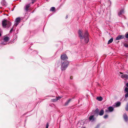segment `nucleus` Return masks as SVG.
<instances>
[{
  "mask_svg": "<svg viewBox=\"0 0 128 128\" xmlns=\"http://www.w3.org/2000/svg\"><path fill=\"white\" fill-rule=\"evenodd\" d=\"M82 32L80 30H79L78 34L80 38L82 39L84 38V41L86 43H87L89 41V38L88 37V34L87 31H86L84 35H82Z\"/></svg>",
  "mask_w": 128,
  "mask_h": 128,
  "instance_id": "obj_1",
  "label": "nucleus"
},
{
  "mask_svg": "<svg viewBox=\"0 0 128 128\" xmlns=\"http://www.w3.org/2000/svg\"><path fill=\"white\" fill-rule=\"evenodd\" d=\"M70 64L68 60L64 61H62L61 64V69L62 70H65L68 67Z\"/></svg>",
  "mask_w": 128,
  "mask_h": 128,
  "instance_id": "obj_2",
  "label": "nucleus"
},
{
  "mask_svg": "<svg viewBox=\"0 0 128 128\" xmlns=\"http://www.w3.org/2000/svg\"><path fill=\"white\" fill-rule=\"evenodd\" d=\"M11 22H7V20H4L2 21V26L4 28H6V26L8 28L11 26Z\"/></svg>",
  "mask_w": 128,
  "mask_h": 128,
  "instance_id": "obj_3",
  "label": "nucleus"
},
{
  "mask_svg": "<svg viewBox=\"0 0 128 128\" xmlns=\"http://www.w3.org/2000/svg\"><path fill=\"white\" fill-rule=\"evenodd\" d=\"M114 110V108L111 106L108 107L107 109L105 110V112H112Z\"/></svg>",
  "mask_w": 128,
  "mask_h": 128,
  "instance_id": "obj_4",
  "label": "nucleus"
},
{
  "mask_svg": "<svg viewBox=\"0 0 128 128\" xmlns=\"http://www.w3.org/2000/svg\"><path fill=\"white\" fill-rule=\"evenodd\" d=\"M20 18L18 17L15 20V23L14 24V25L16 26L19 24L20 22Z\"/></svg>",
  "mask_w": 128,
  "mask_h": 128,
  "instance_id": "obj_5",
  "label": "nucleus"
},
{
  "mask_svg": "<svg viewBox=\"0 0 128 128\" xmlns=\"http://www.w3.org/2000/svg\"><path fill=\"white\" fill-rule=\"evenodd\" d=\"M61 59L62 60H64L68 59V58L66 54H63L61 56Z\"/></svg>",
  "mask_w": 128,
  "mask_h": 128,
  "instance_id": "obj_6",
  "label": "nucleus"
},
{
  "mask_svg": "<svg viewBox=\"0 0 128 128\" xmlns=\"http://www.w3.org/2000/svg\"><path fill=\"white\" fill-rule=\"evenodd\" d=\"M88 119L90 121L92 122H93L95 120V118L94 117V115H91L89 116Z\"/></svg>",
  "mask_w": 128,
  "mask_h": 128,
  "instance_id": "obj_7",
  "label": "nucleus"
},
{
  "mask_svg": "<svg viewBox=\"0 0 128 128\" xmlns=\"http://www.w3.org/2000/svg\"><path fill=\"white\" fill-rule=\"evenodd\" d=\"M124 35H119L116 38V40H118L124 38Z\"/></svg>",
  "mask_w": 128,
  "mask_h": 128,
  "instance_id": "obj_8",
  "label": "nucleus"
},
{
  "mask_svg": "<svg viewBox=\"0 0 128 128\" xmlns=\"http://www.w3.org/2000/svg\"><path fill=\"white\" fill-rule=\"evenodd\" d=\"M121 77L122 78L128 79V74H125L121 75Z\"/></svg>",
  "mask_w": 128,
  "mask_h": 128,
  "instance_id": "obj_9",
  "label": "nucleus"
},
{
  "mask_svg": "<svg viewBox=\"0 0 128 128\" xmlns=\"http://www.w3.org/2000/svg\"><path fill=\"white\" fill-rule=\"evenodd\" d=\"M30 6V4H26L24 7V8L25 10L26 11V12L28 10V8Z\"/></svg>",
  "mask_w": 128,
  "mask_h": 128,
  "instance_id": "obj_10",
  "label": "nucleus"
},
{
  "mask_svg": "<svg viewBox=\"0 0 128 128\" xmlns=\"http://www.w3.org/2000/svg\"><path fill=\"white\" fill-rule=\"evenodd\" d=\"M9 38L8 36H4L3 38V40L5 42H8L9 40Z\"/></svg>",
  "mask_w": 128,
  "mask_h": 128,
  "instance_id": "obj_11",
  "label": "nucleus"
},
{
  "mask_svg": "<svg viewBox=\"0 0 128 128\" xmlns=\"http://www.w3.org/2000/svg\"><path fill=\"white\" fill-rule=\"evenodd\" d=\"M123 118L124 120L127 122L128 120V117L126 114H124L123 115Z\"/></svg>",
  "mask_w": 128,
  "mask_h": 128,
  "instance_id": "obj_12",
  "label": "nucleus"
},
{
  "mask_svg": "<svg viewBox=\"0 0 128 128\" xmlns=\"http://www.w3.org/2000/svg\"><path fill=\"white\" fill-rule=\"evenodd\" d=\"M121 103L120 102H116L114 105V106L115 107H116L119 106L120 105Z\"/></svg>",
  "mask_w": 128,
  "mask_h": 128,
  "instance_id": "obj_13",
  "label": "nucleus"
},
{
  "mask_svg": "<svg viewBox=\"0 0 128 128\" xmlns=\"http://www.w3.org/2000/svg\"><path fill=\"white\" fill-rule=\"evenodd\" d=\"M104 113V111L103 110H101L100 112H99L98 114V115L102 116L103 115Z\"/></svg>",
  "mask_w": 128,
  "mask_h": 128,
  "instance_id": "obj_14",
  "label": "nucleus"
},
{
  "mask_svg": "<svg viewBox=\"0 0 128 128\" xmlns=\"http://www.w3.org/2000/svg\"><path fill=\"white\" fill-rule=\"evenodd\" d=\"M1 4L3 6H6V3L5 0H2L1 2Z\"/></svg>",
  "mask_w": 128,
  "mask_h": 128,
  "instance_id": "obj_15",
  "label": "nucleus"
},
{
  "mask_svg": "<svg viewBox=\"0 0 128 128\" xmlns=\"http://www.w3.org/2000/svg\"><path fill=\"white\" fill-rule=\"evenodd\" d=\"M61 98L60 97H58V98L56 97V99H52L51 100L52 102H55L58 100H59Z\"/></svg>",
  "mask_w": 128,
  "mask_h": 128,
  "instance_id": "obj_16",
  "label": "nucleus"
},
{
  "mask_svg": "<svg viewBox=\"0 0 128 128\" xmlns=\"http://www.w3.org/2000/svg\"><path fill=\"white\" fill-rule=\"evenodd\" d=\"M7 42H5L4 40H3L1 42V44H2L3 46L7 44Z\"/></svg>",
  "mask_w": 128,
  "mask_h": 128,
  "instance_id": "obj_17",
  "label": "nucleus"
},
{
  "mask_svg": "<svg viewBox=\"0 0 128 128\" xmlns=\"http://www.w3.org/2000/svg\"><path fill=\"white\" fill-rule=\"evenodd\" d=\"M124 11L123 10H121L120 12L118 14V15L120 16H121L122 15V14L124 13Z\"/></svg>",
  "mask_w": 128,
  "mask_h": 128,
  "instance_id": "obj_18",
  "label": "nucleus"
},
{
  "mask_svg": "<svg viewBox=\"0 0 128 128\" xmlns=\"http://www.w3.org/2000/svg\"><path fill=\"white\" fill-rule=\"evenodd\" d=\"M99 110L98 109V108H96L95 111V114H96V115L98 116V114L99 112Z\"/></svg>",
  "mask_w": 128,
  "mask_h": 128,
  "instance_id": "obj_19",
  "label": "nucleus"
},
{
  "mask_svg": "<svg viewBox=\"0 0 128 128\" xmlns=\"http://www.w3.org/2000/svg\"><path fill=\"white\" fill-rule=\"evenodd\" d=\"M97 99L100 101H101L102 100V98L101 96L98 97Z\"/></svg>",
  "mask_w": 128,
  "mask_h": 128,
  "instance_id": "obj_20",
  "label": "nucleus"
},
{
  "mask_svg": "<svg viewBox=\"0 0 128 128\" xmlns=\"http://www.w3.org/2000/svg\"><path fill=\"white\" fill-rule=\"evenodd\" d=\"M113 41V38H111L108 41V44H109L110 43H112Z\"/></svg>",
  "mask_w": 128,
  "mask_h": 128,
  "instance_id": "obj_21",
  "label": "nucleus"
},
{
  "mask_svg": "<svg viewBox=\"0 0 128 128\" xmlns=\"http://www.w3.org/2000/svg\"><path fill=\"white\" fill-rule=\"evenodd\" d=\"M71 99H70L68 100L65 103V106L67 105L71 101Z\"/></svg>",
  "mask_w": 128,
  "mask_h": 128,
  "instance_id": "obj_22",
  "label": "nucleus"
},
{
  "mask_svg": "<svg viewBox=\"0 0 128 128\" xmlns=\"http://www.w3.org/2000/svg\"><path fill=\"white\" fill-rule=\"evenodd\" d=\"M55 10V8L54 7H52L51 8L50 10H51L52 11H54V10Z\"/></svg>",
  "mask_w": 128,
  "mask_h": 128,
  "instance_id": "obj_23",
  "label": "nucleus"
},
{
  "mask_svg": "<svg viewBox=\"0 0 128 128\" xmlns=\"http://www.w3.org/2000/svg\"><path fill=\"white\" fill-rule=\"evenodd\" d=\"M125 110L127 111H128V102H127L126 104V106L125 108Z\"/></svg>",
  "mask_w": 128,
  "mask_h": 128,
  "instance_id": "obj_24",
  "label": "nucleus"
},
{
  "mask_svg": "<svg viewBox=\"0 0 128 128\" xmlns=\"http://www.w3.org/2000/svg\"><path fill=\"white\" fill-rule=\"evenodd\" d=\"M124 91L125 92L128 93V88H126L125 89Z\"/></svg>",
  "mask_w": 128,
  "mask_h": 128,
  "instance_id": "obj_25",
  "label": "nucleus"
},
{
  "mask_svg": "<svg viewBox=\"0 0 128 128\" xmlns=\"http://www.w3.org/2000/svg\"><path fill=\"white\" fill-rule=\"evenodd\" d=\"M2 32V29L0 28V36H1Z\"/></svg>",
  "mask_w": 128,
  "mask_h": 128,
  "instance_id": "obj_26",
  "label": "nucleus"
},
{
  "mask_svg": "<svg viewBox=\"0 0 128 128\" xmlns=\"http://www.w3.org/2000/svg\"><path fill=\"white\" fill-rule=\"evenodd\" d=\"M17 38V37H16V36H14V38H13V41H14V40H16V39Z\"/></svg>",
  "mask_w": 128,
  "mask_h": 128,
  "instance_id": "obj_27",
  "label": "nucleus"
},
{
  "mask_svg": "<svg viewBox=\"0 0 128 128\" xmlns=\"http://www.w3.org/2000/svg\"><path fill=\"white\" fill-rule=\"evenodd\" d=\"M108 116L107 115H105L104 116V118H108Z\"/></svg>",
  "mask_w": 128,
  "mask_h": 128,
  "instance_id": "obj_28",
  "label": "nucleus"
},
{
  "mask_svg": "<svg viewBox=\"0 0 128 128\" xmlns=\"http://www.w3.org/2000/svg\"><path fill=\"white\" fill-rule=\"evenodd\" d=\"M100 126V124H98L95 128H99Z\"/></svg>",
  "mask_w": 128,
  "mask_h": 128,
  "instance_id": "obj_29",
  "label": "nucleus"
},
{
  "mask_svg": "<svg viewBox=\"0 0 128 128\" xmlns=\"http://www.w3.org/2000/svg\"><path fill=\"white\" fill-rule=\"evenodd\" d=\"M49 126V124L48 123H47L46 124V128H48Z\"/></svg>",
  "mask_w": 128,
  "mask_h": 128,
  "instance_id": "obj_30",
  "label": "nucleus"
},
{
  "mask_svg": "<svg viewBox=\"0 0 128 128\" xmlns=\"http://www.w3.org/2000/svg\"><path fill=\"white\" fill-rule=\"evenodd\" d=\"M125 98H127L128 97V93H127L125 95Z\"/></svg>",
  "mask_w": 128,
  "mask_h": 128,
  "instance_id": "obj_31",
  "label": "nucleus"
},
{
  "mask_svg": "<svg viewBox=\"0 0 128 128\" xmlns=\"http://www.w3.org/2000/svg\"><path fill=\"white\" fill-rule=\"evenodd\" d=\"M125 37L126 38H128V34H125Z\"/></svg>",
  "mask_w": 128,
  "mask_h": 128,
  "instance_id": "obj_32",
  "label": "nucleus"
},
{
  "mask_svg": "<svg viewBox=\"0 0 128 128\" xmlns=\"http://www.w3.org/2000/svg\"><path fill=\"white\" fill-rule=\"evenodd\" d=\"M124 46L126 48H128V44H124Z\"/></svg>",
  "mask_w": 128,
  "mask_h": 128,
  "instance_id": "obj_33",
  "label": "nucleus"
},
{
  "mask_svg": "<svg viewBox=\"0 0 128 128\" xmlns=\"http://www.w3.org/2000/svg\"><path fill=\"white\" fill-rule=\"evenodd\" d=\"M3 46L2 44H0V48H2Z\"/></svg>",
  "mask_w": 128,
  "mask_h": 128,
  "instance_id": "obj_34",
  "label": "nucleus"
},
{
  "mask_svg": "<svg viewBox=\"0 0 128 128\" xmlns=\"http://www.w3.org/2000/svg\"><path fill=\"white\" fill-rule=\"evenodd\" d=\"M12 30H13V28H12L10 30V32H11Z\"/></svg>",
  "mask_w": 128,
  "mask_h": 128,
  "instance_id": "obj_35",
  "label": "nucleus"
},
{
  "mask_svg": "<svg viewBox=\"0 0 128 128\" xmlns=\"http://www.w3.org/2000/svg\"><path fill=\"white\" fill-rule=\"evenodd\" d=\"M126 85L127 87H128V82L126 84Z\"/></svg>",
  "mask_w": 128,
  "mask_h": 128,
  "instance_id": "obj_36",
  "label": "nucleus"
},
{
  "mask_svg": "<svg viewBox=\"0 0 128 128\" xmlns=\"http://www.w3.org/2000/svg\"><path fill=\"white\" fill-rule=\"evenodd\" d=\"M120 74H123V73H122V72H120Z\"/></svg>",
  "mask_w": 128,
  "mask_h": 128,
  "instance_id": "obj_37",
  "label": "nucleus"
},
{
  "mask_svg": "<svg viewBox=\"0 0 128 128\" xmlns=\"http://www.w3.org/2000/svg\"><path fill=\"white\" fill-rule=\"evenodd\" d=\"M68 16H66V18H68Z\"/></svg>",
  "mask_w": 128,
  "mask_h": 128,
  "instance_id": "obj_38",
  "label": "nucleus"
},
{
  "mask_svg": "<svg viewBox=\"0 0 128 128\" xmlns=\"http://www.w3.org/2000/svg\"><path fill=\"white\" fill-rule=\"evenodd\" d=\"M33 3H34V2H32V4H33Z\"/></svg>",
  "mask_w": 128,
  "mask_h": 128,
  "instance_id": "obj_39",
  "label": "nucleus"
},
{
  "mask_svg": "<svg viewBox=\"0 0 128 128\" xmlns=\"http://www.w3.org/2000/svg\"><path fill=\"white\" fill-rule=\"evenodd\" d=\"M86 128L84 127L83 128Z\"/></svg>",
  "mask_w": 128,
  "mask_h": 128,
  "instance_id": "obj_40",
  "label": "nucleus"
},
{
  "mask_svg": "<svg viewBox=\"0 0 128 128\" xmlns=\"http://www.w3.org/2000/svg\"><path fill=\"white\" fill-rule=\"evenodd\" d=\"M59 64V63H58V64Z\"/></svg>",
  "mask_w": 128,
  "mask_h": 128,
  "instance_id": "obj_41",
  "label": "nucleus"
}]
</instances>
